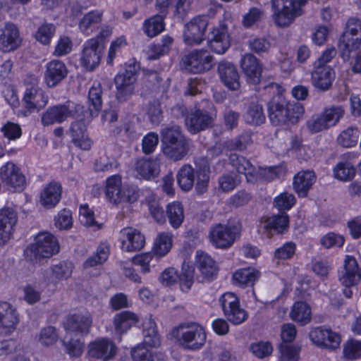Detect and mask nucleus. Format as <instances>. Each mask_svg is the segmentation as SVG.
I'll return each instance as SVG.
<instances>
[{"instance_id":"nucleus-11","label":"nucleus","mask_w":361,"mask_h":361,"mask_svg":"<svg viewBox=\"0 0 361 361\" xmlns=\"http://www.w3.org/2000/svg\"><path fill=\"white\" fill-rule=\"evenodd\" d=\"M28 250L35 259L49 258L59 252V245L54 235L49 232H40L36 235Z\"/></svg>"},{"instance_id":"nucleus-3","label":"nucleus","mask_w":361,"mask_h":361,"mask_svg":"<svg viewBox=\"0 0 361 361\" xmlns=\"http://www.w3.org/2000/svg\"><path fill=\"white\" fill-rule=\"evenodd\" d=\"M229 161L238 173L245 175L249 183H255L258 178L271 181L279 176V168L277 166L259 167L256 173L255 168L250 161L237 154H231Z\"/></svg>"},{"instance_id":"nucleus-2","label":"nucleus","mask_w":361,"mask_h":361,"mask_svg":"<svg viewBox=\"0 0 361 361\" xmlns=\"http://www.w3.org/2000/svg\"><path fill=\"white\" fill-rule=\"evenodd\" d=\"M162 151L173 161L181 160L188 153V146L178 126H168L161 131Z\"/></svg>"},{"instance_id":"nucleus-23","label":"nucleus","mask_w":361,"mask_h":361,"mask_svg":"<svg viewBox=\"0 0 361 361\" xmlns=\"http://www.w3.org/2000/svg\"><path fill=\"white\" fill-rule=\"evenodd\" d=\"M117 348L115 344L106 338L96 340L89 344L88 355L91 357L108 361L114 357Z\"/></svg>"},{"instance_id":"nucleus-28","label":"nucleus","mask_w":361,"mask_h":361,"mask_svg":"<svg viewBox=\"0 0 361 361\" xmlns=\"http://www.w3.org/2000/svg\"><path fill=\"white\" fill-rule=\"evenodd\" d=\"M218 73L221 81L228 90L235 91L240 88V76L232 63L221 61L218 66Z\"/></svg>"},{"instance_id":"nucleus-60","label":"nucleus","mask_w":361,"mask_h":361,"mask_svg":"<svg viewBox=\"0 0 361 361\" xmlns=\"http://www.w3.org/2000/svg\"><path fill=\"white\" fill-rule=\"evenodd\" d=\"M287 123L294 124L304 113L303 106L299 102H288L286 106Z\"/></svg>"},{"instance_id":"nucleus-58","label":"nucleus","mask_w":361,"mask_h":361,"mask_svg":"<svg viewBox=\"0 0 361 361\" xmlns=\"http://www.w3.org/2000/svg\"><path fill=\"white\" fill-rule=\"evenodd\" d=\"M331 127L336 126L344 116V109L341 106H331L322 112Z\"/></svg>"},{"instance_id":"nucleus-12","label":"nucleus","mask_w":361,"mask_h":361,"mask_svg":"<svg viewBox=\"0 0 361 361\" xmlns=\"http://www.w3.org/2000/svg\"><path fill=\"white\" fill-rule=\"evenodd\" d=\"M219 302L226 318L232 324L238 325L248 317L247 312L241 307L238 296L231 292L223 294Z\"/></svg>"},{"instance_id":"nucleus-17","label":"nucleus","mask_w":361,"mask_h":361,"mask_svg":"<svg viewBox=\"0 0 361 361\" xmlns=\"http://www.w3.org/2000/svg\"><path fill=\"white\" fill-rule=\"evenodd\" d=\"M103 45L97 38H91L85 42L82 46L80 63L90 71L94 70L100 62Z\"/></svg>"},{"instance_id":"nucleus-40","label":"nucleus","mask_w":361,"mask_h":361,"mask_svg":"<svg viewBox=\"0 0 361 361\" xmlns=\"http://www.w3.org/2000/svg\"><path fill=\"white\" fill-rule=\"evenodd\" d=\"M103 12L99 10H93L87 13L80 19L78 27L81 32L85 35H90L102 20Z\"/></svg>"},{"instance_id":"nucleus-57","label":"nucleus","mask_w":361,"mask_h":361,"mask_svg":"<svg viewBox=\"0 0 361 361\" xmlns=\"http://www.w3.org/2000/svg\"><path fill=\"white\" fill-rule=\"evenodd\" d=\"M343 355L350 360L361 357V341L350 340L343 346Z\"/></svg>"},{"instance_id":"nucleus-49","label":"nucleus","mask_w":361,"mask_h":361,"mask_svg":"<svg viewBox=\"0 0 361 361\" xmlns=\"http://www.w3.org/2000/svg\"><path fill=\"white\" fill-rule=\"evenodd\" d=\"M56 32V26L52 23H44L42 24L35 32V39L43 45L50 44Z\"/></svg>"},{"instance_id":"nucleus-59","label":"nucleus","mask_w":361,"mask_h":361,"mask_svg":"<svg viewBox=\"0 0 361 361\" xmlns=\"http://www.w3.org/2000/svg\"><path fill=\"white\" fill-rule=\"evenodd\" d=\"M280 361H298L300 349L293 345L282 343L279 346Z\"/></svg>"},{"instance_id":"nucleus-33","label":"nucleus","mask_w":361,"mask_h":361,"mask_svg":"<svg viewBox=\"0 0 361 361\" xmlns=\"http://www.w3.org/2000/svg\"><path fill=\"white\" fill-rule=\"evenodd\" d=\"M289 225V216L285 212H281L276 215L268 217L264 223V231L267 233V236L271 237L273 232L278 234L283 233L288 230Z\"/></svg>"},{"instance_id":"nucleus-32","label":"nucleus","mask_w":361,"mask_h":361,"mask_svg":"<svg viewBox=\"0 0 361 361\" xmlns=\"http://www.w3.org/2000/svg\"><path fill=\"white\" fill-rule=\"evenodd\" d=\"M18 317L12 306L6 302H0V329L6 334L11 333L16 327Z\"/></svg>"},{"instance_id":"nucleus-5","label":"nucleus","mask_w":361,"mask_h":361,"mask_svg":"<svg viewBox=\"0 0 361 361\" xmlns=\"http://www.w3.org/2000/svg\"><path fill=\"white\" fill-rule=\"evenodd\" d=\"M272 18L276 26L288 27L294 20L302 15L305 0H271Z\"/></svg>"},{"instance_id":"nucleus-27","label":"nucleus","mask_w":361,"mask_h":361,"mask_svg":"<svg viewBox=\"0 0 361 361\" xmlns=\"http://www.w3.org/2000/svg\"><path fill=\"white\" fill-rule=\"evenodd\" d=\"M68 75L65 63L57 59L48 62L44 72V81L48 87H54L62 81Z\"/></svg>"},{"instance_id":"nucleus-8","label":"nucleus","mask_w":361,"mask_h":361,"mask_svg":"<svg viewBox=\"0 0 361 361\" xmlns=\"http://www.w3.org/2000/svg\"><path fill=\"white\" fill-rule=\"evenodd\" d=\"M138 71V65L135 63H128L115 76L116 97L119 102H126L133 95Z\"/></svg>"},{"instance_id":"nucleus-31","label":"nucleus","mask_w":361,"mask_h":361,"mask_svg":"<svg viewBox=\"0 0 361 361\" xmlns=\"http://www.w3.org/2000/svg\"><path fill=\"white\" fill-rule=\"evenodd\" d=\"M240 66L248 82L256 85L260 81L262 68L255 56L250 54L244 55L240 60Z\"/></svg>"},{"instance_id":"nucleus-37","label":"nucleus","mask_w":361,"mask_h":361,"mask_svg":"<svg viewBox=\"0 0 361 361\" xmlns=\"http://www.w3.org/2000/svg\"><path fill=\"white\" fill-rule=\"evenodd\" d=\"M197 267L204 278L208 280L213 279L217 274V267L215 261L208 254L197 250L196 252Z\"/></svg>"},{"instance_id":"nucleus-45","label":"nucleus","mask_w":361,"mask_h":361,"mask_svg":"<svg viewBox=\"0 0 361 361\" xmlns=\"http://www.w3.org/2000/svg\"><path fill=\"white\" fill-rule=\"evenodd\" d=\"M244 118L245 122L251 126H258L264 123L266 117L262 105L258 102H251L247 109Z\"/></svg>"},{"instance_id":"nucleus-25","label":"nucleus","mask_w":361,"mask_h":361,"mask_svg":"<svg viewBox=\"0 0 361 361\" xmlns=\"http://www.w3.org/2000/svg\"><path fill=\"white\" fill-rule=\"evenodd\" d=\"M17 221V213L12 208L6 207L0 210V245L11 238Z\"/></svg>"},{"instance_id":"nucleus-21","label":"nucleus","mask_w":361,"mask_h":361,"mask_svg":"<svg viewBox=\"0 0 361 361\" xmlns=\"http://www.w3.org/2000/svg\"><path fill=\"white\" fill-rule=\"evenodd\" d=\"M25 109L22 110L24 116H28L35 111H38L48 102V97L44 91L38 88L27 90L23 99Z\"/></svg>"},{"instance_id":"nucleus-30","label":"nucleus","mask_w":361,"mask_h":361,"mask_svg":"<svg viewBox=\"0 0 361 361\" xmlns=\"http://www.w3.org/2000/svg\"><path fill=\"white\" fill-rule=\"evenodd\" d=\"M361 279L358 264L355 257L347 256L344 262V268L339 274L341 283L347 287L356 285Z\"/></svg>"},{"instance_id":"nucleus-52","label":"nucleus","mask_w":361,"mask_h":361,"mask_svg":"<svg viewBox=\"0 0 361 361\" xmlns=\"http://www.w3.org/2000/svg\"><path fill=\"white\" fill-rule=\"evenodd\" d=\"M334 177L342 181H348L354 178L355 169L348 162H340L333 169Z\"/></svg>"},{"instance_id":"nucleus-7","label":"nucleus","mask_w":361,"mask_h":361,"mask_svg":"<svg viewBox=\"0 0 361 361\" xmlns=\"http://www.w3.org/2000/svg\"><path fill=\"white\" fill-rule=\"evenodd\" d=\"M83 106L71 101L49 107L42 115L41 122L44 126L61 123L71 118H79Z\"/></svg>"},{"instance_id":"nucleus-36","label":"nucleus","mask_w":361,"mask_h":361,"mask_svg":"<svg viewBox=\"0 0 361 361\" xmlns=\"http://www.w3.org/2000/svg\"><path fill=\"white\" fill-rule=\"evenodd\" d=\"M143 343L151 348H157L161 344L157 326L151 315L146 317L142 322Z\"/></svg>"},{"instance_id":"nucleus-22","label":"nucleus","mask_w":361,"mask_h":361,"mask_svg":"<svg viewBox=\"0 0 361 361\" xmlns=\"http://www.w3.org/2000/svg\"><path fill=\"white\" fill-rule=\"evenodd\" d=\"M313 66V70L311 71L312 85L319 91H328L331 88L335 79L334 70L331 66Z\"/></svg>"},{"instance_id":"nucleus-38","label":"nucleus","mask_w":361,"mask_h":361,"mask_svg":"<svg viewBox=\"0 0 361 361\" xmlns=\"http://www.w3.org/2000/svg\"><path fill=\"white\" fill-rule=\"evenodd\" d=\"M71 133L73 142L76 147L83 150L90 149L92 141L86 134V127L83 122H73L71 124Z\"/></svg>"},{"instance_id":"nucleus-39","label":"nucleus","mask_w":361,"mask_h":361,"mask_svg":"<svg viewBox=\"0 0 361 361\" xmlns=\"http://www.w3.org/2000/svg\"><path fill=\"white\" fill-rule=\"evenodd\" d=\"M138 322V317L130 311H123L114 315L113 319L114 327L116 333H126L133 325Z\"/></svg>"},{"instance_id":"nucleus-15","label":"nucleus","mask_w":361,"mask_h":361,"mask_svg":"<svg viewBox=\"0 0 361 361\" xmlns=\"http://www.w3.org/2000/svg\"><path fill=\"white\" fill-rule=\"evenodd\" d=\"M310 338L317 346L331 350L338 348L341 342L338 333L323 326L313 329L310 333Z\"/></svg>"},{"instance_id":"nucleus-26","label":"nucleus","mask_w":361,"mask_h":361,"mask_svg":"<svg viewBox=\"0 0 361 361\" xmlns=\"http://www.w3.org/2000/svg\"><path fill=\"white\" fill-rule=\"evenodd\" d=\"M73 266L70 262L63 261L53 265L50 270L43 272V281L47 284H56L59 281L69 278L73 272Z\"/></svg>"},{"instance_id":"nucleus-61","label":"nucleus","mask_w":361,"mask_h":361,"mask_svg":"<svg viewBox=\"0 0 361 361\" xmlns=\"http://www.w3.org/2000/svg\"><path fill=\"white\" fill-rule=\"evenodd\" d=\"M274 206L279 210H289L295 203L293 194L282 192L274 198Z\"/></svg>"},{"instance_id":"nucleus-10","label":"nucleus","mask_w":361,"mask_h":361,"mask_svg":"<svg viewBox=\"0 0 361 361\" xmlns=\"http://www.w3.org/2000/svg\"><path fill=\"white\" fill-rule=\"evenodd\" d=\"M213 59V56L207 49H195L183 56L180 64L189 72L201 73L212 68Z\"/></svg>"},{"instance_id":"nucleus-20","label":"nucleus","mask_w":361,"mask_h":361,"mask_svg":"<svg viewBox=\"0 0 361 361\" xmlns=\"http://www.w3.org/2000/svg\"><path fill=\"white\" fill-rule=\"evenodd\" d=\"M21 44L19 30L12 23L0 25V49L9 52L16 49Z\"/></svg>"},{"instance_id":"nucleus-4","label":"nucleus","mask_w":361,"mask_h":361,"mask_svg":"<svg viewBox=\"0 0 361 361\" xmlns=\"http://www.w3.org/2000/svg\"><path fill=\"white\" fill-rule=\"evenodd\" d=\"M172 335L180 345L190 350L201 349L207 339L204 329L197 323L180 324L173 329Z\"/></svg>"},{"instance_id":"nucleus-48","label":"nucleus","mask_w":361,"mask_h":361,"mask_svg":"<svg viewBox=\"0 0 361 361\" xmlns=\"http://www.w3.org/2000/svg\"><path fill=\"white\" fill-rule=\"evenodd\" d=\"M164 18L165 17L161 16V15L156 14L147 19L143 24L145 33L150 37L160 34L164 30Z\"/></svg>"},{"instance_id":"nucleus-24","label":"nucleus","mask_w":361,"mask_h":361,"mask_svg":"<svg viewBox=\"0 0 361 361\" xmlns=\"http://www.w3.org/2000/svg\"><path fill=\"white\" fill-rule=\"evenodd\" d=\"M121 248L126 252H135L142 249L145 243V236L133 228H124L120 232Z\"/></svg>"},{"instance_id":"nucleus-14","label":"nucleus","mask_w":361,"mask_h":361,"mask_svg":"<svg viewBox=\"0 0 361 361\" xmlns=\"http://www.w3.org/2000/svg\"><path fill=\"white\" fill-rule=\"evenodd\" d=\"M209 24L207 16H198L185 24L183 32L184 42L189 46L198 45L205 39V32Z\"/></svg>"},{"instance_id":"nucleus-62","label":"nucleus","mask_w":361,"mask_h":361,"mask_svg":"<svg viewBox=\"0 0 361 361\" xmlns=\"http://www.w3.org/2000/svg\"><path fill=\"white\" fill-rule=\"evenodd\" d=\"M55 226L61 230H67L73 226V218L71 210L63 209L60 211L54 219Z\"/></svg>"},{"instance_id":"nucleus-16","label":"nucleus","mask_w":361,"mask_h":361,"mask_svg":"<svg viewBox=\"0 0 361 361\" xmlns=\"http://www.w3.org/2000/svg\"><path fill=\"white\" fill-rule=\"evenodd\" d=\"M92 324V319L90 312L78 311L68 315L63 323V326L68 332L87 335Z\"/></svg>"},{"instance_id":"nucleus-6","label":"nucleus","mask_w":361,"mask_h":361,"mask_svg":"<svg viewBox=\"0 0 361 361\" xmlns=\"http://www.w3.org/2000/svg\"><path fill=\"white\" fill-rule=\"evenodd\" d=\"M361 46V20L350 18L346 23L344 32L339 39L338 47L341 57L348 61L353 53Z\"/></svg>"},{"instance_id":"nucleus-54","label":"nucleus","mask_w":361,"mask_h":361,"mask_svg":"<svg viewBox=\"0 0 361 361\" xmlns=\"http://www.w3.org/2000/svg\"><path fill=\"white\" fill-rule=\"evenodd\" d=\"M194 268L192 267H183L177 281L182 291L188 292L192 287L194 283Z\"/></svg>"},{"instance_id":"nucleus-51","label":"nucleus","mask_w":361,"mask_h":361,"mask_svg":"<svg viewBox=\"0 0 361 361\" xmlns=\"http://www.w3.org/2000/svg\"><path fill=\"white\" fill-rule=\"evenodd\" d=\"M360 134V131L357 128H348L341 133L338 137V142L345 147H353L357 143Z\"/></svg>"},{"instance_id":"nucleus-1","label":"nucleus","mask_w":361,"mask_h":361,"mask_svg":"<svg viewBox=\"0 0 361 361\" xmlns=\"http://www.w3.org/2000/svg\"><path fill=\"white\" fill-rule=\"evenodd\" d=\"M195 167V171L190 164L182 166L176 175L177 183L181 190L189 191L194 186L196 180L195 191L198 195H202L208 189L210 167L205 159L196 161Z\"/></svg>"},{"instance_id":"nucleus-56","label":"nucleus","mask_w":361,"mask_h":361,"mask_svg":"<svg viewBox=\"0 0 361 361\" xmlns=\"http://www.w3.org/2000/svg\"><path fill=\"white\" fill-rule=\"evenodd\" d=\"M307 127L311 133H317L331 128L323 113L308 120Z\"/></svg>"},{"instance_id":"nucleus-43","label":"nucleus","mask_w":361,"mask_h":361,"mask_svg":"<svg viewBox=\"0 0 361 361\" xmlns=\"http://www.w3.org/2000/svg\"><path fill=\"white\" fill-rule=\"evenodd\" d=\"M102 89L99 82H94L89 90L88 102L89 110L92 116H97L102 109Z\"/></svg>"},{"instance_id":"nucleus-50","label":"nucleus","mask_w":361,"mask_h":361,"mask_svg":"<svg viewBox=\"0 0 361 361\" xmlns=\"http://www.w3.org/2000/svg\"><path fill=\"white\" fill-rule=\"evenodd\" d=\"M172 247V235L169 233H160L154 246V255L161 257L165 256Z\"/></svg>"},{"instance_id":"nucleus-9","label":"nucleus","mask_w":361,"mask_h":361,"mask_svg":"<svg viewBox=\"0 0 361 361\" xmlns=\"http://www.w3.org/2000/svg\"><path fill=\"white\" fill-rule=\"evenodd\" d=\"M214 105L208 99H202L185 119L186 126L192 133H197L208 128L213 121Z\"/></svg>"},{"instance_id":"nucleus-35","label":"nucleus","mask_w":361,"mask_h":361,"mask_svg":"<svg viewBox=\"0 0 361 361\" xmlns=\"http://www.w3.org/2000/svg\"><path fill=\"white\" fill-rule=\"evenodd\" d=\"M316 180L312 171L298 172L293 179V188L299 197H305Z\"/></svg>"},{"instance_id":"nucleus-64","label":"nucleus","mask_w":361,"mask_h":361,"mask_svg":"<svg viewBox=\"0 0 361 361\" xmlns=\"http://www.w3.org/2000/svg\"><path fill=\"white\" fill-rule=\"evenodd\" d=\"M133 361H154L152 353L145 345H137L131 351Z\"/></svg>"},{"instance_id":"nucleus-63","label":"nucleus","mask_w":361,"mask_h":361,"mask_svg":"<svg viewBox=\"0 0 361 361\" xmlns=\"http://www.w3.org/2000/svg\"><path fill=\"white\" fill-rule=\"evenodd\" d=\"M250 350L256 357L263 358L271 355L273 348L270 343L260 341L252 343L250 346Z\"/></svg>"},{"instance_id":"nucleus-18","label":"nucleus","mask_w":361,"mask_h":361,"mask_svg":"<svg viewBox=\"0 0 361 361\" xmlns=\"http://www.w3.org/2000/svg\"><path fill=\"white\" fill-rule=\"evenodd\" d=\"M0 178L9 190L21 191L25 184V177L20 169L13 162L8 161L0 168Z\"/></svg>"},{"instance_id":"nucleus-34","label":"nucleus","mask_w":361,"mask_h":361,"mask_svg":"<svg viewBox=\"0 0 361 361\" xmlns=\"http://www.w3.org/2000/svg\"><path fill=\"white\" fill-rule=\"evenodd\" d=\"M62 192L61 184L57 182L49 183L42 191L40 202L47 209L54 207L60 201Z\"/></svg>"},{"instance_id":"nucleus-13","label":"nucleus","mask_w":361,"mask_h":361,"mask_svg":"<svg viewBox=\"0 0 361 361\" xmlns=\"http://www.w3.org/2000/svg\"><path fill=\"white\" fill-rule=\"evenodd\" d=\"M239 234L237 226L218 224L210 228L209 238L215 247L226 249L234 243Z\"/></svg>"},{"instance_id":"nucleus-29","label":"nucleus","mask_w":361,"mask_h":361,"mask_svg":"<svg viewBox=\"0 0 361 361\" xmlns=\"http://www.w3.org/2000/svg\"><path fill=\"white\" fill-rule=\"evenodd\" d=\"M287 101L281 96H276L271 99L267 104L269 118L275 126L287 123L286 115Z\"/></svg>"},{"instance_id":"nucleus-53","label":"nucleus","mask_w":361,"mask_h":361,"mask_svg":"<svg viewBox=\"0 0 361 361\" xmlns=\"http://www.w3.org/2000/svg\"><path fill=\"white\" fill-rule=\"evenodd\" d=\"M109 255V247L106 245H101L98 247L96 253L86 259L84 262V267L89 268L102 264L107 260Z\"/></svg>"},{"instance_id":"nucleus-44","label":"nucleus","mask_w":361,"mask_h":361,"mask_svg":"<svg viewBox=\"0 0 361 361\" xmlns=\"http://www.w3.org/2000/svg\"><path fill=\"white\" fill-rule=\"evenodd\" d=\"M259 278V272L253 268L239 269L233 274V281L239 286H252Z\"/></svg>"},{"instance_id":"nucleus-42","label":"nucleus","mask_w":361,"mask_h":361,"mask_svg":"<svg viewBox=\"0 0 361 361\" xmlns=\"http://www.w3.org/2000/svg\"><path fill=\"white\" fill-rule=\"evenodd\" d=\"M135 170L142 178L149 180L159 174V164L152 159H141L137 161Z\"/></svg>"},{"instance_id":"nucleus-19","label":"nucleus","mask_w":361,"mask_h":361,"mask_svg":"<svg viewBox=\"0 0 361 361\" xmlns=\"http://www.w3.org/2000/svg\"><path fill=\"white\" fill-rule=\"evenodd\" d=\"M227 24L224 20L219 21L217 26L213 27L208 44L211 50L218 54H222L230 47V37Z\"/></svg>"},{"instance_id":"nucleus-46","label":"nucleus","mask_w":361,"mask_h":361,"mask_svg":"<svg viewBox=\"0 0 361 361\" xmlns=\"http://www.w3.org/2000/svg\"><path fill=\"white\" fill-rule=\"evenodd\" d=\"M166 216L170 225L175 229L178 228L184 221L183 207L179 202H173L166 207Z\"/></svg>"},{"instance_id":"nucleus-55","label":"nucleus","mask_w":361,"mask_h":361,"mask_svg":"<svg viewBox=\"0 0 361 361\" xmlns=\"http://www.w3.org/2000/svg\"><path fill=\"white\" fill-rule=\"evenodd\" d=\"M58 340V333L55 327L48 326L42 328L39 332L38 342L44 346L54 345Z\"/></svg>"},{"instance_id":"nucleus-47","label":"nucleus","mask_w":361,"mask_h":361,"mask_svg":"<svg viewBox=\"0 0 361 361\" xmlns=\"http://www.w3.org/2000/svg\"><path fill=\"white\" fill-rule=\"evenodd\" d=\"M290 318L303 326L311 320V310L304 302H295L290 314Z\"/></svg>"},{"instance_id":"nucleus-41","label":"nucleus","mask_w":361,"mask_h":361,"mask_svg":"<svg viewBox=\"0 0 361 361\" xmlns=\"http://www.w3.org/2000/svg\"><path fill=\"white\" fill-rule=\"evenodd\" d=\"M121 178L119 175H114L106 180V196L114 204L122 202Z\"/></svg>"}]
</instances>
